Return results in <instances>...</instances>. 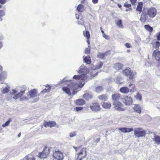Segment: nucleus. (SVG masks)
Segmentation results:
<instances>
[{
  "mask_svg": "<svg viewBox=\"0 0 160 160\" xmlns=\"http://www.w3.org/2000/svg\"><path fill=\"white\" fill-rule=\"evenodd\" d=\"M49 149L47 147H45L42 152L39 153L37 156H38L40 158H44L47 157L50 152L49 151Z\"/></svg>",
  "mask_w": 160,
  "mask_h": 160,
  "instance_id": "obj_3",
  "label": "nucleus"
},
{
  "mask_svg": "<svg viewBox=\"0 0 160 160\" xmlns=\"http://www.w3.org/2000/svg\"><path fill=\"white\" fill-rule=\"evenodd\" d=\"M120 91L124 93H128L129 92V89L128 87H124L120 89Z\"/></svg>",
  "mask_w": 160,
  "mask_h": 160,
  "instance_id": "obj_20",
  "label": "nucleus"
},
{
  "mask_svg": "<svg viewBox=\"0 0 160 160\" xmlns=\"http://www.w3.org/2000/svg\"><path fill=\"white\" fill-rule=\"evenodd\" d=\"M134 135L136 138L144 136L146 134L145 130L141 128H135L134 130Z\"/></svg>",
  "mask_w": 160,
  "mask_h": 160,
  "instance_id": "obj_2",
  "label": "nucleus"
},
{
  "mask_svg": "<svg viewBox=\"0 0 160 160\" xmlns=\"http://www.w3.org/2000/svg\"><path fill=\"white\" fill-rule=\"evenodd\" d=\"M148 13L149 17L151 18H153L156 15L157 12V9L154 8H152L145 10Z\"/></svg>",
  "mask_w": 160,
  "mask_h": 160,
  "instance_id": "obj_4",
  "label": "nucleus"
},
{
  "mask_svg": "<svg viewBox=\"0 0 160 160\" xmlns=\"http://www.w3.org/2000/svg\"><path fill=\"white\" fill-rule=\"evenodd\" d=\"M107 53H108V52H106L104 53H99L98 55V58L103 59L105 58V57L106 56Z\"/></svg>",
  "mask_w": 160,
  "mask_h": 160,
  "instance_id": "obj_32",
  "label": "nucleus"
},
{
  "mask_svg": "<svg viewBox=\"0 0 160 160\" xmlns=\"http://www.w3.org/2000/svg\"><path fill=\"white\" fill-rule=\"evenodd\" d=\"M88 78V76L86 74L74 75L73 77V78L76 81H74V80L70 81L71 83L68 84V88L64 87L62 88V89L68 95L71 94L70 89H72V94L74 95L77 92L76 91L77 89L81 88L83 87L85 82L87 81Z\"/></svg>",
  "mask_w": 160,
  "mask_h": 160,
  "instance_id": "obj_1",
  "label": "nucleus"
},
{
  "mask_svg": "<svg viewBox=\"0 0 160 160\" xmlns=\"http://www.w3.org/2000/svg\"><path fill=\"white\" fill-rule=\"evenodd\" d=\"M3 39V36L0 34V40L2 39Z\"/></svg>",
  "mask_w": 160,
  "mask_h": 160,
  "instance_id": "obj_63",
  "label": "nucleus"
},
{
  "mask_svg": "<svg viewBox=\"0 0 160 160\" xmlns=\"http://www.w3.org/2000/svg\"><path fill=\"white\" fill-rule=\"evenodd\" d=\"M113 105L114 106V108L116 110L118 111H123L125 110L122 107V104L119 101L114 102L113 103Z\"/></svg>",
  "mask_w": 160,
  "mask_h": 160,
  "instance_id": "obj_5",
  "label": "nucleus"
},
{
  "mask_svg": "<svg viewBox=\"0 0 160 160\" xmlns=\"http://www.w3.org/2000/svg\"><path fill=\"white\" fill-rule=\"evenodd\" d=\"M136 74V73L135 72L132 71L131 72L129 75V78L130 79H133L134 78V76Z\"/></svg>",
  "mask_w": 160,
  "mask_h": 160,
  "instance_id": "obj_36",
  "label": "nucleus"
},
{
  "mask_svg": "<svg viewBox=\"0 0 160 160\" xmlns=\"http://www.w3.org/2000/svg\"><path fill=\"white\" fill-rule=\"evenodd\" d=\"M116 24L120 28H123V26L122 24V20L121 19L118 20L116 22Z\"/></svg>",
  "mask_w": 160,
  "mask_h": 160,
  "instance_id": "obj_29",
  "label": "nucleus"
},
{
  "mask_svg": "<svg viewBox=\"0 0 160 160\" xmlns=\"http://www.w3.org/2000/svg\"><path fill=\"white\" fill-rule=\"evenodd\" d=\"M118 129L124 133L129 132L133 131V128H119Z\"/></svg>",
  "mask_w": 160,
  "mask_h": 160,
  "instance_id": "obj_16",
  "label": "nucleus"
},
{
  "mask_svg": "<svg viewBox=\"0 0 160 160\" xmlns=\"http://www.w3.org/2000/svg\"><path fill=\"white\" fill-rule=\"evenodd\" d=\"M142 2H139L138 3L137 7L136 9V10L139 11L140 13L142 11Z\"/></svg>",
  "mask_w": 160,
  "mask_h": 160,
  "instance_id": "obj_26",
  "label": "nucleus"
},
{
  "mask_svg": "<svg viewBox=\"0 0 160 160\" xmlns=\"http://www.w3.org/2000/svg\"><path fill=\"white\" fill-rule=\"evenodd\" d=\"M76 135V132H74L70 133L69 136L70 137H73Z\"/></svg>",
  "mask_w": 160,
  "mask_h": 160,
  "instance_id": "obj_48",
  "label": "nucleus"
},
{
  "mask_svg": "<svg viewBox=\"0 0 160 160\" xmlns=\"http://www.w3.org/2000/svg\"><path fill=\"white\" fill-rule=\"evenodd\" d=\"M78 72L79 73H88L89 72V70L84 65H82L80 67L79 70Z\"/></svg>",
  "mask_w": 160,
  "mask_h": 160,
  "instance_id": "obj_14",
  "label": "nucleus"
},
{
  "mask_svg": "<svg viewBox=\"0 0 160 160\" xmlns=\"http://www.w3.org/2000/svg\"><path fill=\"white\" fill-rule=\"evenodd\" d=\"M83 34L84 35V36L86 37L87 39H89L90 38V34L88 31H87L85 33H84V32H83Z\"/></svg>",
  "mask_w": 160,
  "mask_h": 160,
  "instance_id": "obj_41",
  "label": "nucleus"
},
{
  "mask_svg": "<svg viewBox=\"0 0 160 160\" xmlns=\"http://www.w3.org/2000/svg\"><path fill=\"white\" fill-rule=\"evenodd\" d=\"M104 89V87L102 86H99L95 88V91L97 92L100 93L102 92Z\"/></svg>",
  "mask_w": 160,
  "mask_h": 160,
  "instance_id": "obj_28",
  "label": "nucleus"
},
{
  "mask_svg": "<svg viewBox=\"0 0 160 160\" xmlns=\"http://www.w3.org/2000/svg\"><path fill=\"white\" fill-rule=\"evenodd\" d=\"M135 98H137V99L139 100V101H141L142 100V97L141 95L138 93L135 96Z\"/></svg>",
  "mask_w": 160,
  "mask_h": 160,
  "instance_id": "obj_46",
  "label": "nucleus"
},
{
  "mask_svg": "<svg viewBox=\"0 0 160 160\" xmlns=\"http://www.w3.org/2000/svg\"><path fill=\"white\" fill-rule=\"evenodd\" d=\"M129 89L130 92H134L135 91V89L133 84L131 83L129 85Z\"/></svg>",
  "mask_w": 160,
  "mask_h": 160,
  "instance_id": "obj_31",
  "label": "nucleus"
},
{
  "mask_svg": "<svg viewBox=\"0 0 160 160\" xmlns=\"http://www.w3.org/2000/svg\"><path fill=\"white\" fill-rule=\"evenodd\" d=\"M99 99L102 101H105L108 99V96L106 94H103L98 97Z\"/></svg>",
  "mask_w": 160,
  "mask_h": 160,
  "instance_id": "obj_19",
  "label": "nucleus"
},
{
  "mask_svg": "<svg viewBox=\"0 0 160 160\" xmlns=\"http://www.w3.org/2000/svg\"><path fill=\"white\" fill-rule=\"evenodd\" d=\"M85 102V101L81 99H78L76 101V104L78 105H82L84 104Z\"/></svg>",
  "mask_w": 160,
  "mask_h": 160,
  "instance_id": "obj_21",
  "label": "nucleus"
},
{
  "mask_svg": "<svg viewBox=\"0 0 160 160\" xmlns=\"http://www.w3.org/2000/svg\"><path fill=\"white\" fill-rule=\"evenodd\" d=\"M7 73L5 72H2L0 74V82L3 83V81L6 78Z\"/></svg>",
  "mask_w": 160,
  "mask_h": 160,
  "instance_id": "obj_17",
  "label": "nucleus"
},
{
  "mask_svg": "<svg viewBox=\"0 0 160 160\" xmlns=\"http://www.w3.org/2000/svg\"><path fill=\"white\" fill-rule=\"evenodd\" d=\"M122 102L127 105H130L133 102L132 99L130 97H125L124 98H122Z\"/></svg>",
  "mask_w": 160,
  "mask_h": 160,
  "instance_id": "obj_10",
  "label": "nucleus"
},
{
  "mask_svg": "<svg viewBox=\"0 0 160 160\" xmlns=\"http://www.w3.org/2000/svg\"><path fill=\"white\" fill-rule=\"evenodd\" d=\"M153 140L156 143L160 144V136L158 135L154 136Z\"/></svg>",
  "mask_w": 160,
  "mask_h": 160,
  "instance_id": "obj_27",
  "label": "nucleus"
},
{
  "mask_svg": "<svg viewBox=\"0 0 160 160\" xmlns=\"http://www.w3.org/2000/svg\"><path fill=\"white\" fill-rule=\"evenodd\" d=\"M56 125V123L53 121H49L45 122L44 123V126L46 127H49L52 128L54 126Z\"/></svg>",
  "mask_w": 160,
  "mask_h": 160,
  "instance_id": "obj_15",
  "label": "nucleus"
},
{
  "mask_svg": "<svg viewBox=\"0 0 160 160\" xmlns=\"http://www.w3.org/2000/svg\"><path fill=\"white\" fill-rule=\"evenodd\" d=\"M123 66L122 64L120 63H117L115 64L114 67L116 70H118L121 69Z\"/></svg>",
  "mask_w": 160,
  "mask_h": 160,
  "instance_id": "obj_24",
  "label": "nucleus"
},
{
  "mask_svg": "<svg viewBox=\"0 0 160 160\" xmlns=\"http://www.w3.org/2000/svg\"><path fill=\"white\" fill-rule=\"evenodd\" d=\"M80 21H82V22H80V21H78V22L80 23V24H81V25H82L83 23V18H80Z\"/></svg>",
  "mask_w": 160,
  "mask_h": 160,
  "instance_id": "obj_56",
  "label": "nucleus"
},
{
  "mask_svg": "<svg viewBox=\"0 0 160 160\" xmlns=\"http://www.w3.org/2000/svg\"><path fill=\"white\" fill-rule=\"evenodd\" d=\"M25 93V90L23 91H21L20 92L18 93L17 95L18 98L21 97L22 96V95Z\"/></svg>",
  "mask_w": 160,
  "mask_h": 160,
  "instance_id": "obj_45",
  "label": "nucleus"
},
{
  "mask_svg": "<svg viewBox=\"0 0 160 160\" xmlns=\"http://www.w3.org/2000/svg\"><path fill=\"white\" fill-rule=\"evenodd\" d=\"M122 78L120 76H118L115 78L114 79L115 82L119 84L121 83V81Z\"/></svg>",
  "mask_w": 160,
  "mask_h": 160,
  "instance_id": "obj_38",
  "label": "nucleus"
},
{
  "mask_svg": "<svg viewBox=\"0 0 160 160\" xmlns=\"http://www.w3.org/2000/svg\"><path fill=\"white\" fill-rule=\"evenodd\" d=\"M91 109L93 112H97L100 110V108L98 103H92L90 105Z\"/></svg>",
  "mask_w": 160,
  "mask_h": 160,
  "instance_id": "obj_11",
  "label": "nucleus"
},
{
  "mask_svg": "<svg viewBox=\"0 0 160 160\" xmlns=\"http://www.w3.org/2000/svg\"><path fill=\"white\" fill-rule=\"evenodd\" d=\"M131 73V70L130 68H126L123 71V73L124 75L128 76Z\"/></svg>",
  "mask_w": 160,
  "mask_h": 160,
  "instance_id": "obj_25",
  "label": "nucleus"
},
{
  "mask_svg": "<svg viewBox=\"0 0 160 160\" xmlns=\"http://www.w3.org/2000/svg\"><path fill=\"white\" fill-rule=\"evenodd\" d=\"M148 16L146 11L143 10L142 13L140 20L142 22H144L147 21H148L149 20Z\"/></svg>",
  "mask_w": 160,
  "mask_h": 160,
  "instance_id": "obj_7",
  "label": "nucleus"
},
{
  "mask_svg": "<svg viewBox=\"0 0 160 160\" xmlns=\"http://www.w3.org/2000/svg\"><path fill=\"white\" fill-rule=\"evenodd\" d=\"M83 97L84 98L88 100L92 98L93 96L91 94L87 93L84 94Z\"/></svg>",
  "mask_w": 160,
  "mask_h": 160,
  "instance_id": "obj_23",
  "label": "nucleus"
},
{
  "mask_svg": "<svg viewBox=\"0 0 160 160\" xmlns=\"http://www.w3.org/2000/svg\"><path fill=\"white\" fill-rule=\"evenodd\" d=\"M50 88V87L49 86L48 89H45L42 91V92H43V93H46V92H49V90Z\"/></svg>",
  "mask_w": 160,
  "mask_h": 160,
  "instance_id": "obj_47",
  "label": "nucleus"
},
{
  "mask_svg": "<svg viewBox=\"0 0 160 160\" xmlns=\"http://www.w3.org/2000/svg\"><path fill=\"white\" fill-rule=\"evenodd\" d=\"M76 18L77 19H78L79 18V16L78 14H76Z\"/></svg>",
  "mask_w": 160,
  "mask_h": 160,
  "instance_id": "obj_62",
  "label": "nucleus"
},
{
  "mask_svg": "<svg viewBox=\"0 0 160 160\" xmlns=\"http://www.w3.org/2000/svg\"><path fill=\"white\" fill-rule=\"evenodd\" d=\"M68 77H65L61 81L59 82V84L61 83H63L65 82L68 81L69 80L68 79Z\"/></svg>",
  "mask_w": 160,
  "mask_h": 160,
  "instance_id": "obj_42",
  "label": "nucleus"
},
{
  "mask_svg": "<svg viewBox=\"0 0 160 160\" xmlns=\"http://www.w3.org/2000/svg\"><path fill=\"white\" fill-rule=\"evenodd\" d=\"M102 107L105 108H108L111 107V104L110 103L105 102L102 104Z\"/></svg>",
  "mask_w": 160,
  "mask_h": 160,
  "instance_id": "obj_34",
  "label": "nucleus"
},
{
  "mask_svg": "<svg viewBox=\"0 0 160 160\" xmlns=\"http://www.w3.org/2000/svg\"><path fill=\"white\" fill-rule=\"evenodd\" d=\"M83 108L82 107H77L75 108V109L77 111H79L82 110Z\"/></svg>",
  "mask_w": 160,
  "mask_h": 160,
  "instance_id": "obj_49",
  "label": "nucleus"
},
{
  "mask_svg": "<svg viewBox=\"0 0 160 160\" xmlns=\"http://www.w3.org/2000/svg\"><path fill=\"white\" fill-rule=\"evenodd\" d=\"M124 6L126 8H129L131 6V5L130 4H128V3H125Z\"/></svg>",
  "mask_w": 160,
  "mask_h": 160,
  "instance_id": "obj_52",
  "label": "nucleus"
},
{
  "mask_svg": "<svg viewBox=\"0 0 160 160\" xmlns=\"http://www.w3.org/2000/svg\"><path fill=\"white\" fill-rule=\"evenodd\" d=\"M112 98L113 103L114 102H118L119 100L122 99L120 94L116 93L112 94Z\"/></svg>",
  "mask_w": 160,
  "mask_h": 160,
  "instance_id": "obj_13",
  "label": "nucleus"
},
{
  "mask_svg": "<svg viewBox=\"0 0 160 160\" xmlns=\"http://www.w3.org/2000/svg\"><path fill=\"white\" fill-rule=\"evenodd\" d=\"M77 9L79 12H82L83 10V6L82 4H79L78 6Z\"/></svg>",
  "mask_w": 160,
  "mask_h": 160,
  "instance_id": "obj_35",
  "label": "nucleus"
},
{
  "mask_svg": "<svg viewBox=\"0 0 160 160\" xmlns=\"http://www.w3.org/2000/svg\"><path fill=\"white\" fill-rule=\"evenodd\" d=\"M7 1V0H0V3L2 4H5Z\"/></svg>",
  "mask_w": 160,
  "mask_h": 160,
  "instance_id": "obj_54",
  "label": "nucleus"
},
{
  "mask_svg": "<svg viewBox=\"0 0 160 160\" xmlns=\"http://www.w3.org/2000/svg\"><path fill=\"white\" fill-rule=\"evenodd\" d=\"M37 92L35 89L32 90L28 92L27 95L30 98H34L37 96Z\"/></svg>",
  "mask_w": 160,
  "mask_h": 160,
  "instance_id": "obj_12",
  "label": "nucleus"
},
{
  "mask_svg": "<svg viewBox=\"0 0 160 160\" xmlns=\"http://www.w3.org/2000/svg\"><path fill=\"white\" fill-rule=\"evenodd\" d=\"M5 15V12L3 10H0V20H2V17Z\"/></svg>",
  "mask_w": 160,
  "mask_h": 160,
  "instance_id": "obj_40",
  "label": "nucleus"
},
{
  "mask_svg": "<svg viewBox=\"0 0 160 160\" xmlns=\"http://www.w3.org/2000/svg\"><path fill=\"white\" fill-rule=\"evenodd\" d=\"M30 98L28 97H28H27L26 96H24L21 97L20 100L21 101H23L24 100H28Z\"/></svg>",
  "mask_w": 160,
  "mask_h": 160,
  "instance_id": "obj_44",
  "label": "nucleus"
},
{
  "mask_svg": "<svg viewBox=\"0 0 160 160\" xmlns=\"http://www.w3.org/2000/svg\"><path fill=\"white\" fill-rule=\"evenodd\" d=\"M125 46L127 48H130L131 47L130 44L128 43L125 44Z\"/></svg>",
  "mask_w": 160,
  "mask_h": 160,
  "instance_id": "obj_55",
  "label": "nucleus"
},
{
  "mask_svg": "<svg viewBox=\"0 0 160 160\" xmlns=\"http://www.w3.org/2000/svg\"><path fill=\"white\" fill-rule=\"evenodd\" d=\"M3 47V43L2 42H0V49Z\"/></svg>",
  "mask_w": 160,
  "mask_h": 160,
  "instance_id": "obj_61",
  "label": "nucleus"
},
{
  "mask_svg": "<svg viewBox=\"0 0 160 160\" xmlns=\"http://www.w3.org/2000/svg\"><path fill=\"white\" fill-rule=\"evenodd\" d=\"M133 108L135 112L139 113H141V108L139 105H134V106L133 107Z\"/></svg>",
  "mask_w": 160,
  "mask_h": 160,
  "instance_id": "obj_18",
  "label": "nucleus"
},
{
  "mask_svg": "<svg viewBox=\"0 0 160 160\" xmlns=\"http://www.w3.org/2000/svg\"><path fill=\"white\" fill-rule=\"evenodd\" d=\"M102 63L100 62H99L98 64L97 65L96 67H93L92 68V69L94 70L99 69L102 67Z\"/></svg>",
  "mask_w": 160,
  "mask_h": 160,
  "instance_id": "obj_30",
  "label": "nucleus"
},
{
  "mask_svg": "<svg viewBox=\"0 0 160 160\" xmlns=\"http://www.w3.org/2000/svg\"><path fill=\"white\" fill-rule=\"evenodd\" d=\"M12 94H15L17 93V91L15 90H12Z\"/></svg>",
  "mask_w": 160,
  "mask_h": 160,
  "instance_id": "obj_58",
  "label": "nucleus"
},
{
  "mask_svg": "<svg viewBox=\"0 0 160 160\" xmlns=\"http://www.w3.org/2000/svg\"><path fill=\"white\" fill-rule=\"evenodd\" d=\"M152 56L157 60L158 65H160V51L157 49L154 50L152 53Z\"/></svg>",
  "mask_w": 160,
  "mask_h": 160,
  "instance_id": "obj_9",
  "label": "nucleus"
},
{
  "mask_svg": "<svg viewBox=\"0 0 160 160\" xmlns=\"http://www.w3.org/2000/svg\"><path fill=\"white\" fill-rule=\"evenodd\" d=\"M160 45V43L159 41H156V42L153 43V46L154 48L156 49L157 50L159 48V46Z\"/></svg>",
  "mask_w": 160,
  "mask_h": 160,
  "instance_id": "obj_33",
  "label": "nucleus"
},
{
  "mask_svg": "<svg viewBox=\"0 0 160 160\" xmlns=\"http://www.w3.org/2000/svg\"><path fill=\"white\" fill-rule=\"evenodd\" d=\"M100 29L101 30V32H102V34H103L104 33V32L102 30V28L101 27H100Z\"/></svg>",
  "mask_w": 160,
  "mask_h": 160,
  "instance_id": "obj_64",
  "label": "nucleus"
},
{
  "mask_svg": "<svg viewBox=\"0 0 160 160\" xmlns=\"http://www.w3.org/2000/svg\"><path fill=\"white\" fill-rule=\"evenodd\" d=\"M84 62L87 64H90L91 63V60L90 56H87L83 58Z\"/></svg>",
  "mask_w": 160,
  "mask_h": 160,
  "instance_id": "obj_22",
  "label": "nucleus"
},
{
  "mask_svg": "<svg viewBox=\"0 0 160 160\" xmlns=\"http://www.w3.org/2000/svg\"><path fill=\"white\" fill-rule=\"evenodd\" d=\"M86 151L85 149H82L78 154V156L76 160H82L86 156Z\"/></svg>",
  "mask_w": 160,
  "mask_h": 160,
  "instance_id": "obj_8",
  "label": "nucleus"
},
{
  "mask_svg": "<svg viewBox=\"0 0 160 160\" xmlns=\"http://www.w3.org/2000/svg\"><path fill=\"white\" fill-rule=\"evenodd\" d=\"M11 120H9L7 121L4 124L2 125V126L3 127H7L9 124Z\"/></svg>",
  "mask_w": 160,
  "mask_h": 160,
  "instance_id": "obj_43",
  "label": "nucleus"
},
{
  "mask_svg": "<svg viewBox=\"0 0 160 160\" xmlns=\"http://www.w3.org/2000/svg\"><path fill=\"white\" fill-rule=\"evenodd\" d=\"M9 87H6L2 88V94L7 93L9 91Z\"/></svg>",
  "mask_w": 160,
  "mask_h": 160,
  "instance_id": "obj_39",
  "label": "nucleus"
},
{
  "mask_svg": "<svg viewBox=\"0 0 160 160\" xmlns=\"http://www.w3.org/2000/svg\"><path fill=\"white\" fill-rule=\"evenodd\" d=\"M53 158L56 160H62L63 156L62 153L60 151H55L53 153Z\"/></svg>",
  "mask_w": 160,
  "mask_h": 160,
  "instance_id": "obj_6",
  "label": "nucleus"
},
{
  "mask_svg": "<svg viewBox=\"0 0 160 160\" xmlns=\"http://www.w3.org/2000/svg\"><path fill=\"white\" fill-rule=\"evenodd\" d=\"M13 98L15 99H16L18 98V97L17 96V95H15L13 97Z\"/></svg>",
  "mask_w": 160,
  "mask_h": 160,
  "instance_id": "obj_60",
  "label": "nucleus"
},
{
  "mask_svg": "<svg viewBox=\"0 0 160 160\" xmlns=\"http://www.w3.org/2000/svg\"><path fill=\"white\" fill-rule=\"evenodd\" d=\"M90 48H87L85 50V53H90Z\"/></svg>",
  "mask_w": 160,
  "mask_h": 160,
  "instance_id": "obj_53",
  "label": "nucleus"
},
{
  "mask_svg": "<svg viewBox=\"0 0 160 160\" xmlns=\"http://www.w3.org/2000/svg\"><path fill=\"white\" fill-rule=\"evenodd\" d=\"M102 36L104 38H105L106 39H109V37L108 36L106 35L105 33L102 34Z\"/></svg>",
  "mask_w": 160,
  "mask_h": 160,
  "instance_id": "obj_50",
  "label": "nucleus"
},
{
  "mask_svg": "<svg viewBox=\"0 0 160 160\" xmlns=\"http://www.w3.org/2000/svg\"><path fill=\"white\" fill-rule=\"evenodd\" d=\"M130 0V1L131 2V3L132 4H134V3H136V1H137V0Z\"/></svg>",
  "mask_w": 160,
  "mask_h": 160,
  "instance_id": "obj_57",
  "label": "nucleus"
},
{
  "mask_svg": "<svg viewBox=\"0 0 160 160\" xmlns=\"http://www.w3.org/2000/svg\"><path fill=\"white\" fill-rule=\"evenodd\" d=\"M157 39L158 40H160V31L156 34Z\"/></svg>",
  "mask_w": 160,
  "mask_h": 160,
  "instance_id": "obj_51",
  "label": "nucleus"
},
{
  "mask_svg": "<svg viewBox=\"0 0 160 160\" xmlns=\"http://www.w3.org/2000/svg\"><path fill=\"white\" fill-rule=\"evenodd\" d=\"M144 27L149 32H152V28L148 25H145Z\"/></svg>",
  "mask_w": 160,
  "mask_h": 160,
  "instance_id": "obj_37",
  "label": "nucleus"
},
{
  "mask_svg": "<svg viewBox=\"0 0 160 160\" xmlns=\"http://www.w3.org/2000/svg\"><path fill=\"white\" fill-rule=\"evenodd\" d=\"M98 0H92V2L94 3H98Z\"/></svg>",
  "mask_w": 160,
  "mask_h": 160,
  "instance_id": "obj_59",
  "label": "nucleus"
}]
</instances>
